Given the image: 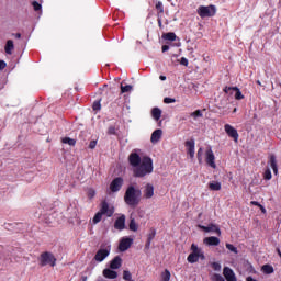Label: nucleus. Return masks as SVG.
Listing matches in <instances>:
<instances>
[{
	"label": "nucleus",
	"instance_id": "bf43d9fd",
	"mask_svg": "<svg viewBox=\"0 0 281 281\" xmlns=\"http://www.w3.org/2000/svg\"><path fill=\"white\" fill-rule=\"evenodd\" d=\"M158 25L161 27V19H158Z\"/></svg>",
	"mask_w": 281,
	"mask_h": 281
},
{
	"label": "nucleus",
	"instance_id": "3c124183",
	"mask_svg": "<svg viewBox=\"0 0 281 281\" xmlns=\"http://www.w3.org/2000/svg\"><path fill=\"white\" fill-rule=\"evenodd\" d=\"M250 203H251V205H256L257 207H260V205H262V204H260V203L257 202V201H251Z\"/></svg>",
	"mask_w": 281,
	"mask_h": 281
},
{
	"label": "nucleus",
	"instance_id": "ea45409f",
	"mask_svg": "<svg viewBox=\"0 0 281 281\" xmlns=\"http://www.w3.org/2000/svg\"><path fill=\"white\" fill-rule=\"evenodd\" d=\"M212 281H225V279L221 274H213Z\"/></svg>",
	"mask_w": 281,
	"mask_h": 281
},
{
	"label": "nucleus",
	"instance_id": "79ce46f5",
	"mask_svg": "<svg viewBox=\"0 0 281 281\" xmlns=\"http://www.w3.org/2000/svg\"><path fill=\"white\" fill-rule=\"evenodd\" d=\"M164 102H165V104H175V102H177V100H175L172 98H165Z\"/></svg>",
	"mask_w": 281,
	"mask_h": 281
},
{
	"label": "nucleus",
	"instance_id": "393cba45",
	"mask_svg": "<svg viewBox=\"0 0 281 281\" xmlns=\"http://www.w3.org/2000/svg\"><path fill=\"white\" fill-rule=\"evenodd\" d=\"M209 188H210V190H213L214 192H218V190H221V182H218V181H211L209 183Z\"/></svg>",
	"mask_w": 281,
	"mask_h": 281
},
{
	"label": "nucleus",
	"instance_id": "f03ea898",
	"mask_svg": "<svg viewBox=\"0 0 281 281\" xmlns=\"http://www.w3.org/2000/svg\"><path fill=\"white\" fill-rule=\"evenodd\" d=\"M140 196L142 191L134 186H130L125 191L124 201L130 207H135L139 205Z\"/></svg>",
	"mask_w": 281,
	"mask_h": 281
},
{
	"label": "nucleus",
	"instance_id": "c9c22d12",
	"mask_svg": "<svg viewBox=\"0 0 281 281\" xmlns=\"http://www.w3.org/2000/svg\"><path fill=\"white\" fill-rule=\"evenodd\" d=\"M226 249H228V251H232L233 254H238V248H236L232 244H226Z\"/></svg>",
	"mask_w": 281,
	"mask_h": 281
},
{
	"label": "nucleus",
	"instance_id": "6ab92c4d",
	"mask_svg": "<svg viewBox=\"0 0 281 281\" xmlns=\"http://www.w3.org/2000/svg\"><path fill=\"white\" fill-rule=\"evenodd\" d=\"M269 166L273 170L274 175L278 176V160L276 159V155H271L269 157Z\"/></svg>",
	"mask_w": 281,
	"mask_h": 281
},
{
	"label": "nucleus",
	"instance_id": "4d7b16f0",
	"mask_svg": "<svg viewBox=\"0 0 281 281\" xmlns=\"http://www.w3.org/2000/svg\"><path fill=\"white\" fill-rule=\"evenodd\" d=\"M153 238H155V233L151 236H149L148 240L151 241Z\"/></svg>",
	"mask_w": 281,
	"mask_h": 281
},
{
	"label": "nucleus",
	"instance_id": "f257e3e1",
	"mask_svg": "<svg viewBox=\"0 0 281 281\" xmlns=\"http://www.w3.org/2000/svg\"><path fill=\"white\" fill-rule=\"evenodd\" d=\"M139 150L134 149L128 156V164L132 168L133 177L136 179H144L148 175H153L155 167L153 166V158L148 156L140 157Z\"/></svg>",
	"mask_w": 281,
	"mask_h": 281
},
{
	"label": "nucleus",
	"instance_id": "a18cd8bd",
	"mask_svg": "<svg viewBox=\"0 0 281 281\" xmlns=\"http://www.w3.org/2000/svg\"><path fill=\"white\" fill-rule=\"evenodd\" d=\"M191 115H192V117H202L203 113H201V110H196Z\"/></svg>",
	"mask_w": 281,
	"mask_h": 281
},
{
	"label": "nucleus",
	"instance_id": "a211bd4d",
	"mask_svg": "<svg viewBox=\"0 0 281 281\" xmlns=\"http://www.w3.org/2000/svg\"><path fill=\"white\" fill-rule=\"evenodd\" d=\"M223 276L227 281H237L236 273L229 267L224 268Z\"/></svg>",
	"mask_w": 281,
	"mask_h": 281
},
{
	"label": "nucleus",
	"instance_id": "8fccbe9b",
	"mask_svg": "<svg viewBox=\"0 0 281 281\" xmlns=\"http://www.w3.org/2000/svg\"><path fill=\"white\" fill-rule=\"evenodd\" d=\"M4 67H8V64H5L3 60H0V71L3 70Z\"/></svg>",
	"mask_w": 281,
	"mask_h": 281
},
{
	"label": "nucleus",
	"instance_id": "bb28decb",
	"mask_svg": "<svg viewBox=\"0 0 281 281\" xmlns=\"http://www.w3.org/2000/svg\"><path fill=\"white\" fill-rule=\"evenodd\" d=\"M162 38H165V41H177V34L170 32V33L164 34Z\"/></svg>",
	"mask_w": 281,
	"mask_h": 281
},
{
	"label": "nucleus",
	"instance_id": "6e6d98bb",
	"mask_svg": "<svg viewBox=\"0 0 281 281\" xmlns=\"http://www.w3.org/2000/svg\"><path fill=\"white\" fill-rule=\"evenodd\" d=\"M146 249H149L150 248V241L148 240L147 244H146Z\"/></svg>",
	"mask_w": 281,
	"mask_h": 281
},
{
	"label": "nucleus",
	"instance_id": "9b49d317",
	"mask_svg": "<svg viewBox=\"0 0 281 281\" xmlns=\"http://www.w3.org/2000/svg\"><path fill=\"white\" fill-rule=\"evenodd\" d=\"M235 92V100H244L245 95H243V92L238 87H225L224 93H234Z\"/></svg>",
	"mask_w": 281,
	"mask_h": 281
},
{
	"label": "nucleus",
	"instance_id": "aec40b11",
	"mask_svg": "<svg viewBox=\"0 0 281 281\" xmlns=\"http://www.w3.org/2000/svg\"><path fill=\"white\" fill-rule=\"evenodd\" d=\"M103 276L108 279V280H115L117 278V272L112 270V269H109V268H105L103 270Z\"/></svg>",
	"mask_w": 281,
	"mask_h": 281
},
{
	"label": "nucleus",
	"instance_id": "37998d69",
	"mask_svg": "<svg viewBox=\"0 0 281 281\" xmlns=\"http://www.w3.org/2000/svg\"><path fill=\"white\" fill-rule=\"evenodd\" d=\"M212 268L214 269V271H221L222 269L221 263L218 262H213Z\"/></svg>",
	"mask_w": 281,
	"mask_h": 281
},
{
	"label": "nucleus",
	"instance_id": "b1692460",
	"mask_svg": "<svg viewBox=\"0 0 281 281\" xmlns=\"http://www.w3.org/2000/svg\"><path fill=\"white\" fill-rule=\"evenodd\" d=\"M151 116L156 122H159V120H161V109L154 108L151 110Z\"/></svg>",
	"mask_w": 281,
	"mask_h": 281
},
{
	"label": "nucleus",
	"instance_id": "1a4fd4ad",
	"mask_svg": "<svg viewBox=\"0 0 281 281\" xmlns=\"http://www.w3.org/2000/svg\"><path fill=\"white\" fill-rule=\"evenodd\" d=\"M124 186V179L122 177H117L110 183L111 192H120L122 187Z\"/></svg>",
	"mask_w": 281,
	"mask_h": 281
},
{
	"label": "nucleus",
	"instance_id": "4468645a",
	"mask_svg": "<svg viewBox=\"0 0 281 281\" xmlns=\"http://www.w3.org/2000/svg\"><path fill=\"white\" fill-rule=\"evenodd\" d=\"M205 157H206V164L207 166H210L211 168L216 169V162H215V156H214V151H212V148H209L205 151Z\"/></svg>",
	"mask_w": 281,
	"mask_h": 281
},
{
	"label": "nucleus",
	"instance_id": "680f3d73",
	"mask_svg": "<svg viewBox=\"0 0 281 281\" xmlns=\"http://www.w3.org/2000/svg\"><path fill=\"white\" fill-rule=\"evenodd\" d=\"M160 80H166V76H160Z\"/></svg>",
	"mask_w": 281,
	"mask_h": 281
},
{
	"label": "nucleus",
	"instance_id": "7c9ffc66",
	"mask_svg": "<svg viewBox=\"0 0 281 281\" xmlns=\"http://www.w3.org/2000/svg\"><path fill=\"white\" fill-rule=\"evenodd\" d=\"M130 229L131 232H137V229H139V226H137V222H135V218H131Z\"/></svg>",
	"mask_w": 281,
	"mask_h": 281
},
{
	"label": "nucleus",
	"instance_id": "49530a36",
	"mask_svg": "<svg viewBox=\"0 0 281 281\" xmlns=\"http://www.w3.org/2000/svg\"><path fill=\"white\" fill-rule=\"evenodd\" d=\"M95 146H98V140H91L90 144H89V148L91 150H93V148H95Z\"/></svg>",
	"mask_w": 281,
	"mask_h": 281
},
{
	"label": "nucleus",
	"instance_id": "2eb2a0df",
	"mask_svg": "<svg viewBox=\"0 0 281 281\" xmlns=\"http://www.w3.org/2000/svg\"><path fill=\"white\" fill-rule=\"evenodd\" d=\"M184 146L187 148V154L189 155L190 159H194V155H195L194 139L187 140Z\"/></svg>",
	"mask_w": 281,
	"mask_h": 281
},
{
	"label": "nucleus",
	"instance_id": "f8f14e48",
	"mask_svg": "<svg viewBox=\"0 0 281 281\" xmlns=\"http://www.w3.org/2000/svg\"><path fill=\"white\" fill-rule=\"evenodd\" d=\"M224 130H225V133L228 135V137H232L234 142H238V137H239L238 131L234 126L229 124H225Z\"/></svg>",
	"mask_w": 281,
	"mask_h": 281
},
{
	"label": "nucleus",
	"instance_id": "473e14b6",
	"mask_svg": "<svg viewBox=\"0 0 281 281\" xmlns=\"http://www.w3.org/2000/svg\"><path fill=\"white\" fill-rule=\"evenodd\" d=\"M130 91H133V86H131V85H127V86L121 85V93H130Z\"/></svg>",
	"mask_w": 281,
	"mask_h": 281
},
{
	"label": "nucleus",
	"instance_id": "de8ad7c7",
	"mask_svg": "<svg viewBox=\"0 0 281 281\" xmlns=\"http://www.w3.org/2000/svg\"><path fill=\"white\" fill-rule=\"evenodd\" d=\"M88 196H89V199H93V196H95V190L90 189V190L88 191Z\"/></svg>",
	"mask_w": 281,
	"mask_h": 281
},
{
	"label": "nucleus",
	"instance_id": "20e7f679",
	"mask_svg": "<svg viewBox=\"0 0 281 281\" xmlns=\"http://www.w3.org/2000/svg\"><path fill=\"white\" fill-rule=\"evenodd\" d=\"M110 254H111V244L106 243L102 245L101 248L97 251L94 256V260L97 262H104V260L109 258Z\"/></svg>",
	"mask_w": 281,
	"mask_h": 281
},
{
	"label": "nucleus",
	"instance_id": "423d86ee",
	"mask_svg": "<svg viewBox=\"0 0 281 281\" xmlns=\"http://www.w3.org/2000/svg\"><path fill=\"white\" fill-rule=\"evenodd\" d=\"M198 14L201 19H205L207 16H214L216 14V7L207 5V7H199Z\"/></svg>",
	"mask_w": 281,
	"mask_h": 281
},
{
	"label": "nucleus",
	"instance_id": "e2e57ef3",
	"mask_svg": "<svg viewBox=\"0 0 281 281\" xmlns=\"http://www.w3.org/2000/svg\"><path fill=\"white\" fill-rule=\"evenodd\" d=\"M257 85H259V87L262 86V82H260V80L257 81Z\"/></svg>",
	"mask_w": 281,
	"mask_h": 281
},
{
	"label": "nucleus",
	"instance_id": "9d476101",
	"mask_svg": "<svg viewBox=\"0 0 281 281\" xmlns=\"http://www.w3.org/2000/svg\"><path fill=\"white\" fill-rule=\"evenodd\" d=\"M199 228L206 234H210L211 232L213 234H217V236H221V228L216 224H209L207 226L199 225Z\"/></svg>",
	"mask_w": 281,
	"mask_h": 281
},
{
	"label": "nucleus",
	"instance_id": "2f4dec72",
	"mask_svg": "<svg viewBox=\"0 0 281 281\" xmlns=\"http://www.w3.org/2000/svg\"><path fill=\"white\" fill-rule=\"evenodd\" d=\"M123 280L133 281V274L128 270L123 271Z\"/></svg>",
	"mask_w": 281,
	"mask_h": 281
},
{
	"label": "nucleus",
	"instance_id": "5fc2aeb1",
	"mask_svg": "<svg viewBox=\"0 0 281 281\" xmlns=\"http://www.w3.org/2000/svg\"><path fill=\"white\" fill-rule=\"evenodd\" d=\"M246 281H258V280L254 279L252 277H247Z\"/></svg>",
	"mask_w": 281,
	"mask_h": 281
},
{
	"label": "nucleus",
	"instance_id": "ddd939ff",
	"mask_svg": "<svg viewBox=\"0 0 281 281\" xmlns=\"http://www.w3.org/2000/svg\"><path fill=\"white\" fill-rule=\"evenodd\" d=\"M153 196H155V186H153L151 183H147L143 188V198L144 199H153Z\"/></svg>",
	"mask_w": 281,
	"mask_h": 281
},
{
	"label": "nucleus",
	"instance_id": "c756f323",
	"mask_svg": "<svg viewBox=\"0 0 281 281\" xmlns=\"http://www.w3.org/2000/svg\"><path fill=\"white\" fill-rule=\"evenodd\" d=\"M61 142L63 144H68V146H76V139L74 138L64 137Z\"/></svg>",
	"mask_w": 281,
	"mask_h": 281
},
{
	"label": "nucleus",
	"instance_id": "c03bdc74",
	"mask_svg": "<svg viewBox=\"0 0 281 281\" xmlns=\"http://www.w3.org/2000/svg\"><path fill=\"white\" fill-rule=\"evenodd\" d=\"M180 65H183V67H188V65H189L188 58L182 57V58L180 59Z\"/></svg>",
	"mask_w": 281,
	"mask_h": 281
},
{
	"label": "nucleus",
	"instance_id": "4c0bfd02",
	"mask_svg": "<svg viewBox=\"0 0 281 281\" xmlns=\"http://www.w3.org/2000/svg\"><path fill=\"white\" fill-rule=\"evenodd\" d=\"M92 109H93V111H100V109H102L100 101H95L92 105Z\"/></svg>",
	"mask_w": 281,
	"mask_h": 281
},
{
	"label": "nucleus",
	"instance_id": "5701e85b",
	"mask_svg": "<svg viewBox=\"0 0 281 281\" xmlns=\"http://www.w3.org/2000/svg\"><path fill=\"white\" fill-rule=\"evenodd\" d=\"M122 267V258L115 257L111 262H110V268L111 269H120Z\"/></svg>",
	"mask_w": 281,
	"mask_h": 281
},
{
	"label": "nucleus",
	"instance_id": "a19ab883",
	"mask_svg": "<svg viewBox=\"0 0 281 281\" xmlns=\"http://www.w3.org/2000/svg\"><path fill=\"white\" fill-rule=\"evenodd\" d=\"M32 5H33L35 12H38V10H41V8H42L41 3H38L37 1H33Z\"/></svg>",
	"mask_w": 281,
	"mask_h": 281
},
{
	"label": "nucleus",
	"instance_id": "39448f33",
	"mask_svg": "<svg viewBox=\"0 0 281 281\" xmlns=\"http://www.w3.org/2000/svg\"><path fill=\"white\" fill-rule=\"evenodd\" d=\"M41 267H56V257L52 252H43L40 257Z\"/></svg>",
	"mask_w": 281,
	"mask_h": 281
},
{
	"label": "nucleus",
	"instance_id": "58836bf2",
	"mask_svg": "<svg viewBox=\"0 0 281 281\" xmlns=\"http://www.w3.org/2000/svg\"><path fill=\"white\" fill-rule=\"evenodd\" d=\"M212 281H225V279L221 274H213Z\"/></svg>",
	"mask_w": 281,
	"mask_h": 281
},
{
	"label": "nucleus",
	"instance_id": "864d4df0",
	"mask_svg": "<svg viewBox=\"0 0 281 281\" xmlns=\"http://www.w3.org/2000/svg\"><path fill=\"white\" fill-rule=\"evenodd\" d=\"M168 49H170V46H168V45L162 46V52H168Z\"/></svg>",
	"mask_w": 281,
	"mask_h": 281
},
{
	"label": "nucleus",
	"instance_id": "09e8293b",
	"mask_svg": "<svg viewBox=\"0 0 281 281\" xmlns=\"http://www.w3.org/2000/svg\"><path fill=\"white\" fill-rule=\"evenodd\" d=\"M108 133L109 135H115V127L114 126L109 127Z\"/></svg>",
	"mask_w": 281,
	"mask_h": 281
},
{
	"label": "nucleus",
	"instance_id": "e433bc0d",
	"mask_svg": "<svg viewBox=\"0 0 281 281\" xmlns=\"http://www.w3.org/2000/svg\"><path fill=\"white\" fill-rule=\"evenodd\" d=\"M198 161L201 164L203 161V149L202 147L199 148L198 150Z\"/></svg>",
	"mask_w": 281,
	"mask_h": 281
},
{
	"label": "nucleus",
	"instance_id": "72a5a7b5",
	"mask_svg": "<svg viewBox=\"0 0 281 281\" xmlns=\"http://www.w3.org/2000/svg\"><path fill=\"white\" fill-rule=\"evenodd\" d=\"M272 177L273 176L271 175V169H266L265 172H263V179L266 181H271Z\"/></svg>",
	"mask_w": 281,
	"mask_h": 281
},
{
	"label": "nucleus",
	"instance_id": "13d9d810",
	"mask_svg": "<svg viewBox=\"0 0 281 281\" xmlns=\"http://www.w3.org/2000/svg\"><path fill=\"white\" fill-rule=\"evenodd\" d=\"M15 38H21V33H16Z\"/></svg>",
	"mask_w": 281,
	"mask_h": 281
},
{
	"label": "nucleus",
	"instance_id": "dca6fc26",
	"mask_svg": "<svg viewBox=\"0 0 281 281\" xmlns=\"http://www.w3.org/2000/svg\"><path fill=\"white\" fill-rule=\"evenodd\" d=\"M203 243L209 247H218V245H221V239H218V237L211 236V237H205Z\"/></svg>",
	"mask_w": 281,
	"mask_h": 281
},
{
	"label": "nucleus",
	"instance_id": "6e6552de",
	"mask_svg": "<svg viewBox=\"0 0 281 281\" xmlns=\"http://www.w3.org/2000/svg\"><path fill=\"white\" fill-rule=\"evenodd\" d=\"M133 245V238L132 237H122L119 244V250L124 252L128 251L131 249V246Z\"/></svg>",
	"mask_w": 281,
	"mask_h": 281
},
{
	"label": "nucleus",
	"instance_id": "052dcab7",
	"mask_svg": "<svg viewBox=\"0 0 281 281\" xmlns=\"http://www.w3.org/2000/svg\"><path fill=\"white\" fill-rule=\"evenodd\" d=\"M188 52L192 54V52H194V48H188Z\"/></svg>",
	"mask_w": 281,
	"mask_h": 281
},
{
	"label": "nucleus",
	"instance_id": "a878e982",
	"mask_svg": "<svg viewBox=\"0 0 281 281\" xmlns=\"http://www.w3.org/2000/svg\"><path fill=\"white\" fill-rule=\"evenodd\" d=\"M261 271L263 272V273H266V276H270V273H273V266H271V265H263L262 267H261Z\"/></svg>",
	"mask_w": 281,
	"mask_h": 281
},
{
	"label": "nucleus",
	"instance_id": "603ef678",
	"mask_svg": "<svg viewBox=\"0 0 281 281\" xmlns=\"http://www.w3.org/2000/svg\"><path fill=\"white\" fill-rule=\"evenodd\" d=\"M259 207H260V210H261L262 214H267V209H265V206H262V204H261V205H259Z\"/></svg>",
	"mask_w": 281,
	"mask_h": 281
},
{
	"label": "nucleus",
	"instance_id": "f3484780",
	"mask_svg": "<svg viewBox=\"0 0 281 281\" xmlns=\"http://www.w3.org/2000/svg\"><path fill=\"white\" fill-rule=\"evenodd\" d=\"M115 229H119V232H122L126 227V216L121 215L114 223Z\"/></svg>",
	"mask_w": 281,
	"mask_h": 281
},
{
	"label": "nucleus",
	"instance_id": "412c9836",
	"mask_svg": "<svg viewBox=\"0 0 281 281\" xmlns=\"http://www.w3.org/2000/svg\"><path fill=\"white\" fill-rule=\"evenodd\" d=\"M161 135H164V131L161 130L154 131L150 138L151 144H157L159 139H161Z\"/></svg>",
	"mask_w": 281,
	"mask_h": 281
},
{
	"label": "nucleus",
	"instance_id": "c85d7f7f",
	"mask_svg": "<svg viewBox=\"0 0 281 281\" xmlns=\"http://www.w3.org/2000/svg\"><path fill=\"white\" fill-rule=\"evenodd\" d=\"M102 216H104L103 213H102L101 211H99V212L94 215V217H93V220H92V223H93L94 225H98V223H100V221H102Z\"/></svg>",
	"mask_w": 281,
	"mask_h": 281
},
{
	"label": "nucleus",
	"instance_id": "f704fd0d",
	"mask_svg": "<svg viewBox=\"0 0 281 281\" xmlns=\"http://www.w3.org/2000/svg\"><path fill=\"white\" fill-rule=\"evenodd\" d=\"M156 10L158 11V14H164V3L161 1L156 3Z\"/></svg>",
	"mask_w": 281,
	"mask_h": 281
},
{
	"label": "nucleus",
	"instance_id": "0e129e2a",
	"mask_svg": "<svg viewBox=\"0 0 281 281\" xmlns=\"http://www.w3.org/2000/svg\"><path fill=\"white\" fill-rule=\"evenodd\" d=\"M236 111H238V109L235 108V109L233 110V113H236Z\"/></svg>",
	"mask_w": 281,
	"mask_h": 281
},
{
	"label": "nucleus",
	"instance_id": "0eeeda50",
	"mask_svg": "<svg viewBox=\"0 0 281 281\" xmlns=\"http://www.w3.org/2000/svg\"><path fill=\"white\" fill-rule=\"evenodd\" d=\"M100 212L101 214H103V216H108V218H111V216H113V214L115 213V209L106 201H104L101 203Z\"/></svg>",
	"mask_w": 281,
	"mask_h": 281
},
{
	"label": "nucleus",
	"instance_id": "69168bd1",
	"mask_svg": "<svg viewBox=\"0 0 281 281\" xmlns=\"http://www.w3.org/2000/svg\"><path fill=\"white\" fill-rule=\"evenodd\" d=\"M82 281H87V277H82Z\"/></svg>",
	"mask_w": 281,
	"mask_h": 281
},
{
	"label": "nucleus",
	"instance_id": "4be33fe9",
	"mask_svg": "<svg viewBox=\"0 0 281 281\" xmlns=\"http://www.w3.org/2000/svg\"><path fill=\"white\" fill-rule=\"evenodd\" d=\"M4 52L8 56H12V52H14V41L8 40L4 46Z\"/></svg>",
	"mask_w": 281,
	"mask_h": 281
},
{
	"label": "nucleus",
	"instance_id": "7ed1b4c3",
	"mask_svg": "<svg viewBox=\"0 0 281 281\" xmlns=\"http://www.w3.org/2000/svg\"><path fill=\"white\" fill-rule=\"evenodd\" d=\"M198 260H205V252L203 249L196 246L195 244L191 245V254L187 257V261L190 265H194Z\"/></svg>",
	"mask_w": 281,
	"mask_h": 281
},
{
	"label": "nucleus",
	"instance_id": "cd10ccee",
	"mask_svg": "<svg viewBox=\"0 0 281 281\" xmlns=\"http://www.w3.org/2000/svg\"><path fill=\"white\" fill-rule=\"evenodd\" d=\"M170 278H172V274L170 273V271L168 269H166L161 273V281H170Z\"/></svg>",
	"mask_w": 281,
	"mask_h": 281
}]
</instances>
